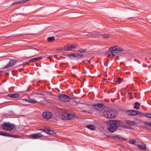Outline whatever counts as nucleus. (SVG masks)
Here are the masks:
<instances>
[{
    "label": "nucleus",
    "instance_id": "1",
    "mask_svg": "<svg viewBox=\"0 0 151 151\" xmlns=\"http://www.w3.org/2000/svg\"><path fill=\"white\" fill-rule=\"evenodd\" d=\"M109 127L108 130L110 132H113L115 131L118 126L120 125L119 122L116 120H111L108 123Z\"/></svg>",
    "mask_w": 151,
    "mask_h": 151
},
{
    "label": "nucleus",
    "instance_id": "2",
    "mask_svg": "<svg viewBox=\"0 0 151 151\" xmlns=\"http://www.w3.org/2000/svg\"><path fill=\"white\" fill-rule=\"evenodd\" d=\"M103 114L105 117L109 119L113 118L117 115L116 112L112 110H106L104 112Z\"/></svg>",
    "mask_w": 151,
    "mask_h": 151
},
{
    "label": "nucleus",
    "instance_id": "3",
    "mask_svg": "<svg viewBox=\"0 0 151 151\" xmlns=\"http://www.w3.org/2000/svg\"><path fill=\"white\" fill-rule=\"evenodd\" d=\"M61 119L63 120H70L75 119L76 117L74 114L67 112L63 113L61 115Z\"/></svg>",
    "mask_w": 151,
    "mask_h": 151
},
{
    "label": "nucleus",
    "instance_id": "4",
    "mask_svg": "<svg viewBox=\"0 0 151 151\" xmlns=\"http://www.w3.org/2000/svg\"><path fill=\"white\" fill-rule=\"evenodd\" d=\"M15 127L14 125L7 123H4L2 126V128L3 129L9 131L12 130Z\"/></svg>",
    "mask_w": 151,
    "mask_h": 151
},
{
    "label": "nucleus",
    "instance_id": "5",
    "mask_svg": "<svg viewBox=\"0 0 151 151\" xmlns=\"http://www.w3.org/2000/svg\"><path fill=\"white\" fill-rule=\"evenodd\" d=\"M92 106L94 109L99 111H103L105 108V106L104 104L100 103L93 104Z\"/></svg>",
    "mask_w": 151,
    "mask_h": 151
},
{
    "label": "nucleus",
    "instance_id": "6",
    "mask_svg": "<svg viewBox=\"0 0 151 151\" xmlns=\"http://www.w3.org/2000/svg\"><path fill=\"white\" fill-rule=\"evenodd\" d=\"M123 50V49L118 46H115L111 47L109 48V51L108 53L109 55H112L114 53V51H121Z\"/></svg>",
    "mask_w": 151,
    "mask_h": 151
},
{
    "label": "nucleus",
    "instance_id": "7",
    "mask_svg": "<svg viewBox=\"0 0 151 151\" xmlns=\"http://www.w3.org/2000/svg\"><path fill=\"white\" fill-rule=\"evenodd\" d=\"M58 98L60 100L64 102H68L70 100V99L68 96L64 94L60 95Z\"/></svg>",
    "mask_w": 151,
    "mask_h": 151
},
{
    "label": "nucleus",
    "instance_id": "8",
    "mask_svg": "<svg viewBox=\"0 0 151 151\" xmlns=\"http://www.w3.org/2000/svg\"><path fill=\"white\" fill-rule=\"evenodd\" d=\"M138 112L137 110H131L127 111L126 114L128 115L134 116L138 115Z\"/></svg>",
    "mask_w": 151,
    "mask_h": 151
},
{
    "label": "nucleus",
    "instance_id": "9",
    "mask_svg": "<svg viewBox=\"0 0 151 151\" xmlns=\"http://www.w3.org/2000/svg\"><path fill=\"white\" fill-rule=\"evenodd\" d=\"M43 135L40 133H36L32 134L30 135V137L32 139H38L42 137Z\"/></svg>",
    "mask_w": 151,
    "mask_h": 151
},
{
    "label": "nucleus",
    "instance_id": "10",
    "mask_svg": "<svg viewBox=\"0 0 151 151\" xmlns=\"http://www.w3.org/2000/svg\"><path fill=\"white\" fill-rule=\"evenodd\" d=\"M17 60L16 59L11 60L9 63L5 67V68H8L13 66L16 63Z\"/></svg>",
    "mask_w": 151,
    "mask_h": 151
},
{
    "label": "nucleus",
    "instance_id": "11",
    "mask_svg": "<svg viewBox=\"0 0 151 151\" xmlns=\"http://www.w3.org/2000/svg\"><path fill=\"white\" fill-rule=\"evenodd\" d=\"M24 100L27 102L33 104L36 103L37 102V101L34 99H31L30 97H29L27 99H24Z\"/></svg>",
    "mask_w": 151,
    "mask_h": 151
},
{
    "label": "nucleus",
    "instance_id": "12",
    "mask_svg": "<svg viewBox=\"0 0 151 151\" xmlns=\"http://www.w3.org/2000/svg\"><path fill=\"white\" fill-rule=\"evenodd\" d=\"M67 46V48L68 50V51L70 50H71L73 49H76L78 46V44L68 45Z\"/></svg>",
    "mask_w": 151,
    "mask_h": 151
},
{
    "label": "nucleus",
    "instance_id": "13",
    "mask_svg": "<svg viewBox=\"0 0 151 151\" xmlns=\"http://www.w3.org/2000/svg\"><path fill=\"white\" fill-rule=\"evenodd\" d=\"M31 50L30 49H25L24 50L23 53L24 55L25 56L30 55L31 53Z\"/></svg>",
    "mask_w": 151,
    "mask_h": 151
},
{
    "label": "nucleus",
    "instance_id": "14",
    "mask_svg": "<svg viewBox=\"0 0 151 151\" xmlns=\"http://www.w3.org/2000/svg\"><path fill=\"white\" fill-rule=\"evenodd\" d=\"M56 133V132L54 131L52 128L48 127V134L52 135Z\"/></svg>",
    "mask_w": 151,
    "mask_h": 151
},
{
    "label": "nucleus",
    "instance_id": "15",
    "mask_svg": "<svg viewBox=\"0 0 151 151\" xmlns=\"http://www.w3.org/2000/svg\"><path fill=\"white\" fill-rule=\"evenodd\" d=\"M8 96L12 98H17L19 97V95L17 94H9Z\"/></svg>",
    "mask_w": 151,
    "mask_h": 151
},
{
    "label": "nucleus",
    "instance_id": "16",
    "mask_svg": "<svg viewBox=\"0 0 151 151\" xmlns=\"http://www.w3.org/2000/svg\"><path fill=\"white\" fill-rule=\"evenodd\" d=\"M75 58L77 60L80 59L84 57L83 54L76 53H75Z\"/></svg>",
    "mask_w": 151,
    "mask_h": 151
},
{
    "label": "nucleus",
    "instance_id": "17",
    "mask_svg": "<svg viewBox=\"0 0 151 151\" xmlns=\"http://www.w3.org/2000/svg\"><path fill=\"white\" fill-rule=\"evenodd\" d=\"M41 59V57H38L37 58H35L33 59H32L31 60H30L29 61L27 62V64H29L30 62H35L40 59Z\"/></svg>",
    "mask_w": 151,
    "mask_h": 151
},
{
    "label": "nucleus",
    "instance_id": "18",
    "mask_svg": "<svg viewBox=\"0 0 151 151\" xmlns=\"http://www.w3.org/2000/svg\"><path fill=\"white\" fill-rule=\"evenodd\" d=\"M88 34L86 35H88L89 36H91L93 35H98V34L97 32H93L88 33Z\"/></svg>",
    "mask_w": 151,
    "mask_h": 151
},
{
    "label": "nucleus",
    "instance_id": "19",
    "mask_svg": "<svg viewBox=\"0 0 151 151\" xmlns=\"http://www.w3.org/2000/svg\"><path fill=\"white\" fill-rule=\"evenodd\" d=\"M55 40V37H48V42H52Z\"/></svg>",
    "mask_w": 151,
    "mask_h": 151
},
{
    "label": "nucleus",
    "instance_id": "20",
    "mask_svg": "<svg viewBox=\"0 0 151 151\" xmlns=\"http://www.w3.org/2000/svg\"><path fill=\"white\" fill-rule=\"evenodd\" d=\"M140 105V104L138 102H136L135 103V105L134 106V108L135 109L138 110L139 109V107Z\"/></svg>",
    "mask_w": 151,
    "mask_h": 151
},
{
    "label": "nucleus",
    "instance_id": "21",
    "mask_svg": "<svg viewBox=\"0 0 151 151\" xmlns=\"http://www.w3.org/2000/svg\"><path fill=\"white\" fill-rule=\"evenodd\" d=\"M126 124L127 125L131 126H133L135 124V123L134 122L127 121L126 122Z\"/></svg>",
    "mask_w": 151,
    "mask_h": 151
},
{
    "label": "nucleus",
    "instance_id": "22",
    "mask_svg": "<svg viewBox=\"0 0 151 151\" xmlns=\"http://www.w3.org/2000/svg\"><path fill=\"white\" fill-rule=\"evenodd\" d=\"M86 127L87 128L91 130H93L95 129V127L94 126L92 125H88L86 126Z\"/></svg>",
    "mask_w": 151,
    "mask_h": 151
},
{
    "label": "nucleus",
    "instance_id": "23",
    "mask_svg": "<svg viewBox=\"0 0 151 151\" xmlns=\"http://www.w3.org/2000/svg\"><path fill=\"white\" fill-rule=\"evenodd\" d=\"M17 135H13V134H6V137H14L17 138Z\"/></svg>",
    "mask_w": 151,
    "mask_h": 151
},
{
    "label": "nucleus",
    "instance_id": "24",
    "mask_svg": "<svg viewBox=\"0 0 151 151\" xmlns=\"http://www.w3.org/2000/svg\"><path fill=\"white\" fill-rule=\"evenodd\" d=\"M86 49H83L81 48H79L77 50V51H77L78 52H81V53H83L86 52Z\"/></svg>",
    "mask_w": 151,
    "mask_h": 151
},
{
    "label": "nucleus",
    "instance_id": "25",
    "mask_svg": "<svg viewBox=\"0 0 151 151\" xmlns=\"http://www.w3.org/2000/svg\"><path fill=\"white\" fill-rule=\"evenodd\" d=\"M138 147L139 148L142 150H147V147L145 146H143L141 145H138Z\"/></svg>",
    "mask_w": 151,
    "mask_h": 151
},
{
    "label": "nucleus",
    "instance_id": "26",
    "mask_svg": "<svg viewBox=\"0 0 151 151\" xmlns=\"http://www.w3.org/2000/svg\"><path fill=\"white\" fill-rule=\"evenodd\" d=\"M63 50L65 51H68V50L67 49V46H65L64 47H62L58 49V50Z\"/></svg>",
    "mask_w": 151,
    "mask_h": 151
},
{
    "label": "nucleus",
    "instance_id": "27",
    "mask_svg": "<svg viewBox=\"0 0 151 151\" xmlns=\"http://www.w3.org/2000/svg\"><path fill=\"white\" fill-rule=\"evenodd\" d=\"M144 124L149 127H151V122H147V121H145L144 122Z\"/></svg>",
    "mask_w": 151,
    "mask_h": 151
},
{
    "label": "nucleus",
    "instance_id": "28",
    "mask_svg": "<svg viewBox=\"0 0 151 151\" xmlns=\"http://www.w3.org/2000/svg\"><path fill=\"white\" fill-rule=\"evenodd\" d=\"M42 116L45 119H47V111H45L43 113Z\"/></svg>",
    "mask_w": 151,
    "mask_h": 151
},
{
    "label": "nucleus",
    "instance_id": "29",
    "mask_svg": "<svg viewBox=\"0 0 151 151\" xmlns=\"http://www.w3.org/2000/svg\"><path fill=\"white\" fill-rule=\"evenodd\" d=\"M146 114L141 112L140 111H138V115H139L140 116L143 117V116H145V115H146Z\"/></svg>",
    "mask_w": 151,
    "mask_h": 151
},
{
    "label": "nucleus",
    "instance_id": "30",
    "mask_svg": "<svg viewBox=\"0 0 151 151\" xmlns=\"http://www.w3.org/2000/svg\"><path fill=\"white\" fill-rule=\"evenodd\" d=\"M52 114L50 112H48V119H50L52 116Z\"/></svg>",
    "mask_w": 151,
    "mask_h": 151
},
{
    "label": "nucleus",
    "instance_id": "31",
    "mask_svg": "<svg viewBox=\"0 0 151 151\" xmlns=\"http://www.w3.org/2000/svg\"><path fill=\"white\" fill-rule=\"evenodd\" d=\"M38 130L42 131L45 132L47 133V128L46 127H45V128L39 129Z\"/></svg>",
    "mask_w": 151,
    "mask_h": 151
},
{
    "label": "nucleus",
    "instance_id": "32",
    "mask_svg": "<svg viewBox=\"0 0 151 151\" xmlns=\"http://www.w3.org/2000/svg\"><path fill=\"white\" fill-rule=\"evenodd\" d=\"M75 53L74 54H70L68 55V56L71 59L73 58H75Z\"/></svg>",
    "mask_w": 151,
    "mask_h": 151
},
{
    "label": "nucleus",
    "instance_id": "33",
    "mask_svg": "<svg viewBox=\"0 0 151 151\" xmlns=\"http://www.w3.org/2000/svg\"><path fill=\"white\" fill-rule=\"evenodd\" d=\"M129 142L130 144H134L135 143L136 141L134 139H131L129 140Z\"/></svg>",
    "mask_w": 151,
    "mask_h": 151
},
{
    "label": "nucleus",
    "instance_id": "34",
    "mask_svg": "<svg viewBox=\"0 0 151 151\" xmlns=\"http://www.w3.org/2000/svg\"><path fill=\"white\" fill-rule=\"evenodd\" d=\"M145 116L147 118L151 119V114H146V115H145Z\"/></svg>",
    "mask_w": 151,
    "mask_h": 151
},
{
    "label": "nucleus",
    "instance_id": "35",
    "mask_svg": "<svg viewBox=\"0 0 151 151\" xmlns=\"http://www.w3.org/2000/svg\"><path fill=\"white\" fill-rule=\"evenodd\" d=\"M0 135L4 136H6V133L4 132L0 131Z\"/></svg>",
    "mask_w": 151,
    "mask_h": 151
},
{
    "label": "nucleus",
    "instance_id": "36",
    "mask_svg": "<svg viewBox=\"0 0 151 151\" xmlns=\"http://www.w3.org/2000/svg\"><path fill=\"white\" fill-rule=\"evenodd\" d=\"M20 1H18L17 2H15L13 3L11 5L12 6L14 5L15 4H20Z\"/></svg>",
    "mask_w": 151,
    "mask_h": 151
},
{
    "label": "nucleus",
    "instance_id": "37",
    "mask_svg": "<svg viewBox=\"0 0 151 151\" xmlns=\"http://www.w3.org/2000/svg\"><path fill=\"white\" fill-rule=\"evenodd\" d=\"M41 17L40 16H33L32 17V18H40Z\"/></svg>",
    "mask_w": 151,
    "mask_h": 151
},
{
    "label": "nucleus",
    "instance_id": "38",
    "mask_svg": "<svg viewBox=\"0 0 151 151\" xmlns=\"http://www.w3.org/2000/svg\"><path fill=\"white\" fill-rule=\"evenodd\" d=\"M29 0H21L20 1V4L22 3H24L26 1H29Z\"/></svg>",
    "mask_w": 151,
    "mask_h": 151
},
{
    "label": "nucleus",
    "instance_id": "39",
    "mask_svg": "<svg viewBox=\"0 0 151 151\" xmlns=\"http://www.w3.org/2000/svg\"><path fill=\"white\" fill-rule=\"evenodd\" d=\"M32 94H40L41 93L38 91H35Z\"/></svg>",
    "mask_w": 151,
    "mask_h": 151
},
{
    "label": "nucleus",
    "instance_id": "40",
    "mask_svg": "<svg viewBox=\"0 0 151 151\" xmlns=\"http://www.w3.org/2000/svg\"><path fill=\"white\" fill-rule=\"evenodd\" d=\"M83 112L88 113H90L91 111L90 110H83Z\"/></svg>",
    "mask_w": 151,
    "mask_h": 151
},
{
    "label": "nucleus",
    "instance_id": "41",
    "mask_svg": "<svg viewBox=\"0 0 151 151\" xmlns=\"http://www.w3.org/2000/svg\"><path fill=\"white\" fill-rule=\"evenodd\" d=\"M114 53L112 55L113 56H115L116 55H117L118 54V52H117L116 51H114Z\"/></svg>",
    "mask_w": 151,
    "mask_h": 151
},
{
    "label": "nucleus",
    "instance_id": "42",
    "mask_svg": "<svg viewBox=\"0 0 151 151\" xmlns=\"http://www.w3.org/2000/svg\"><path fill=\"white\" fill-rule=\"evenodd\" d=\"M122 81V79L121 78H119L118 79V81L119 83H120Z\"/></svg>",
    "mask_w": 151,
    "mask_h": 151
},
{
    "label": "nucleus",
    "instance_id": "43",
    "mask_svg": "<svg viewBox=\"0 0 151 151\" xmlns=\"http://www.w3.org/2000/svg\"><path fill=\"white\" fill-rule=\"evenodd\" d=\"M27 35V34H19V35H17V36L19 37V36L20 35L24 36V35Z\"/></svg>",
    "mask_w": 151,
    "mask_h": 151
},
{
    "label": "nucleus",
    "instance_id": "44",
    "mask_svg": "<svg viewBox=\"0 0 151 151\" xmlns=\"http://www.w3.org/2000/svg\"><path fill=\"white\" fill-rule=\"evenodd\" d=\"M47 58H48V59H49L50 61H51V59H50V58H49L48 57H47Z\"/></svg>",
    "mask_w": 151,
    "mask_h": 151
},
{
    "label": "nucleus",
    "instance_id": "45",
    "mask_svg": "<svg viewBox=\"0 0 151 151\" xmlns=\"http://www.w3.org/2000/svg\"><path fill=\"white\" fill-rule=\"evenodd\" d=\"M47 93H49L50 94L51 93V92H48V91Z\"/></svg>",
    "mask_w": 151,
    "mask_h": 151
},
{
    "label": "nucleus",
    "instance_id": "46",
    "mask_svg": "<svg viewBox=\"0 0 151 151\" xmlns=\"http://www.w3.org/2000/svg\"><path fill=\"white\" fill-rule=\"evenodd\" d=\"M87 61L88 63H90V62L89 60H87Z\"/></svg>",
    "mask_w": 151,
    "mask_h": 151
},
{
    "label": "nucleus",
    "instance_id": "47",
    "mask_svg": "<svg viewBox=\"0 0 151 151\" xmlns=\"http://www.w3.org/2000/svg\"><path fill=\"white\" fill-rule=\"evenodd\" d=\"M2 72V71H0V73H1Z\"/></svg>",
    "mask_w": 151,
    "mask_h": 151
},
{
    "label": "nucleus",
    "instance_id": "48",
    "mask_svg": "<svg viewBox=\"0 0 151 151\" xmlns=\"http://www.w3.org/2000/svg\"><path fill=\"white\" fill-rule=\"evenodd\" d=\"M1 85V84H0V86Z\"/></svg>",
    "mask_w": 151,
    "mask_h": 151
}]
</instances>
